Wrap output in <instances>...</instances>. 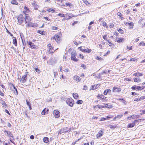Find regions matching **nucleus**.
<instances>
[{
  "label": "nucleus",
  "instance_id": "aec40b11",
  "mask_svg": "<svg viewBox=\"0 0 145 145\" xmlns=\"http://www.w3.org/2000/svg\"><path fill=\"white\" fill-rule=\"evenodd\" d=\"M73 78L74 80L79 82H80L81 80L80 78L77 75H75L73 77Z\"/></svg>",
  "mask_w": 145,
  "mask_h": 145
},
{
  "label": "nucleus",
  "instance_id": "20e7f679",
  "mask_svg": "<svg viewBox=\"0 0 145 145\" xmlns=\"http://www.w3.org/2000/svg\"><path fill=\"white\" fill-rule=\"evenodd\" d=\"M51 40H54L57 43H59L61 41V36L58 34H56L54 36L51 38Z\"/></svg>",
  "mask_w": 145,
  "mask_h": 145
},
{
  "label": "nucleus",
  "instance_id": "f8f14e48",
  "mask_svg": "<svg viewBox=\"0 0 145 145\" xmlns=\"http://www.w3.org/2000/svg\"><path fill=\"white\" fill-rule=\"evenodd\" d=\"M31 20L30 17L29 16H25V23L26 25L28 24L29 22L31 21Z\"/></svg>",
  "mask_w": 145,
  "mask_h": 145
},
{
  "label": "nucleus",
  "instance_id": "603ef678",
  "mask_svg": "<svg viewBox=\"0 0 145 145\" xmlns=\"http://www.w3.org/2000/svg\"><path fill=\"white\" fill-rule=\"evenodd\" d=\"M123 116V115L121 114V115H118L116 116V117L117 119H120L121 117H122Z\"/></svg>",
  "mask_w": 145,
  "mask_h": 145
},
{
  "label": "nucleus",
  "instance_id": "e433bc0d",
  "mask_svg": "<svg viewBox=\"0 0 145 145\" xmlns=\"http://www.w3.org/2000/svg\"><path fill=\"white\" fill-rule=\"evenodd\" d=\"M107 42L108 43L109 45L110 46L113 47L114 46V44L109 40H108Z\"/></svg>",
  "mask_w": 145,
  "mask_h": 145
},
{
  "label": "nucleus",
  "instance_id": "393cba45",
  "mask_svg": "<svg viewBox=\"0 0 145 145\" xmlns=\"http://www.w3.org/2000/svg\"><path fill=\"white\" fill-rule=\"evenodd\" d=\"M145 88V86H137V91H141L144 89Z\"/></svg>",
  "mask_w": 145,
  "mask_h": 145
},
{
  "label": "nucleus",
  "instance_id": "37998d69",
  "mask_svg": "<svg viewBox=\"0 0 145 145\" xmlns=\"http://www.w3.org/2000/svg\"><path fill=\"white\" fill-rule=\"evenodd\" d=\"M65 5L67 6L71 7H72L73 6V5L72 4L69 3V2L66 3H65Z\"/></svg>",
  "mask_w": 145,
  "mask_h": 145
},
{
  "label": "nucleus",
  "instance_id": "6ab92c4d",
  "mask_svg": "<svg viewBox=\"0 0 145 145\" xmlns=\"http://www.w3.org/2000/svg\"><path fill=\"white\" fill-rule=\"evenodd\" d=\"M54 114L56 118H58L60 117L59 112L58 110H54Z\"/></svg>",
  "mask_w": 145,
  "mask_h": 145
},
{
  "label": "nucleus",
  "instance_id": "7c9ffc66",
  "mask_svg": "<svg viewBox=\"0 0 145 145\" xmlns=\"http://www.w3.org/2000/svg\"><path fill=\"white\" fill-rule=\"evenodd\" d=\"M117 16H119L120 17L121 19V20H123L124 19V17H122L123 16V15L120 12H118L117 13Z\"/></svg>",
  "mask_w": 145,
  "mask_h": 145
},
{
  "label": "nucleus",
  "instance_id": "b1692460",
  "mask_svg": "<svg viewBox=\"0 0 145 145\" xmlns=\"http://www.w3.org/2000/svg\"><path fill=\"white\" fill-rule=\"evenodd\" d=\"M83 52L84 53H89L92 52V50L91 49H89L88 48H86V49H84V50Z\"/></svg>",
  "mask_w": 145,
  "mask_h": 145
},
{
  "label": "nucleus",
  "instance_id": "5fc2aeb1",
  "mask_svg": "<svg viewBox=\"0 0 145 145\" xmlns=\"http://www.w3.org/2000/svg\"><path fill=\"white\" fill-rule=\"evenodd\" d=\"M144 120V119H139V120H134V121L133 122V123H137V122L138 121H139V120H142V121H143V120Z\"/></svg>",
  "mask_w": 145,
  "mask_h": 145
},
{
  "label": "nucleus",
  "instance_id": "6e6552de",
  "mask_svg": "<svg viewBox=\"0 0 145 145\" xmlns=\"http://www.w3.org/2000/svg\"><path fill=\"white\" fill-rule=\"evenodd\" d=\"M24 18L22 14H21L18 17V22L20 25H21L24 22Z\"/></svg>",
  "mask_w": 145,
  "mask_h": 145
},
{
  "label": "nucleus",
  "instance_id": "de8ad7c7",
  "mask_svg": "<svg viewBox=\"0 0 145 145\" xmlns=\"http://www.w3.org/2000/svg\"><path fill=\"white\" fill-rule=\"evenodd\" d=\"M96 59L98 60H103V59L99 56H97Z\"/></svg>",
  "mask_w": 145,
  "mask_h": 145
},
{
  "label": "nucleus",
  "instance_id": "ddd939ff",
  "mask_svg": "<svg viewBox=\"0 0 145 145\" xmlns=\"http://www.w3.org/2000/svg\"><path fill=\"white\" fill-rule=\"evenodd\" d=\"M121 91V88L116 86L112 88V91L113 92L119 93Z\"/></svg>",
  "mask_w": 145,
  "mask_h": 145
},
{
  "label": "nucleus",
  "instance_id": "3c124183",
  "mask_svg": "<svg viewBox=\"0 0 145 145\" xmlns=\"http://www.w3.org/2000/svg\"><path fill=\"white\" fill-rule=\"evenodd\" d=\"M131 88L133 90H137V86H133L131 87Z\"/></svg>",
  "mask_w": 145,
  "mask_h": 145
},
{
  "label": "nucleus",
  "instance_id": "423d86ee",
  "mask_svg": "<svg viewBox=\"0 0 145 145\" xmlns=\"http://www.w3.org/2000/svg\"><path fill=\"white\" fill-rule=\"evenodd\" d=\"M98 98L102 101L103 102L107 101V99H106L107 97L104 96L103 94H99L97 96Z\"/></svg>",
  "mask_w": 145,
  "mask_h": 145
},
{
  "label": "nucleus",
  "instance_id": "09e8293b",
  "mask_svg": "<svg viewBox=\"0 0 145 145\" xmlns=\"http://www.w3.org/2000/svg\"><path fill=\"white\" fill-rule=\"evenodd\" d=\"M138 59V58H136L135 57L133 58L130 59V60L131 61H135L136 60H137Z\"/></svg>",
  "mask_w": 145,
  "mask_h": 145
},
{
  "label": "nucleus",
  "instance_id": "a19ab883",
  "mask_svg": "<svg viewBox=\"0 0 145 145\" xmlns=\"http://www.w3.org/2000/svg\"><path fill=\"white\" fill-rule=\"evenodd\" d=\"M37 32L42 35H44L45 32L44 31H41L40 30H38Z\"/></svg>",
  "mask_w": 145,
  "mask_h": 145
},
{
  "label": "nucleus",
  "instance_id": "680f3d73",
  "mask_svg": "<svg viewBox=\"0 0 145 145\" xmlns=\"http://www.w3.org/2000/svg\"><path fill=\"white\" fill-rule=\"evenodd\" d=\"M142 45L143 46H144L145 45V43L143 42H141L139 43V46H141Z\"/></svg>",
  "mask_w": 145,
  "mask_h": 145
},
{
  "label": "nucleus",
  "instance_id": "473e14b6",
  "mask_svg": "<svg viewBox=\"0 0 145 145\" xmlns=\"http://www.w3.org/2000/svg\"><path fill=\"white\" fill-rule=\"evenodd\" d=\"M117 31L121 34H123L124 33V31L121 28H119L117 29Z\"/></svg>",
  "mask_w": 145,
  "mask_h": 145
},
{
  "label": "nucleus",
  "instance_id": "f257e3e1",
  "mask_svg": "<svg viewBox=\"0 0 145 145\" xmlns=\"http://www.w3.org/2000/svg\"><path fill=\"white\" fill-rule=\"evenodd\" d=\"M4 132L5 135L9 137L10 141L15 145V142L12 140V139H14V137L11 132L9 131H7L6 130H4Z\"/></svg>",
  "mask_w": 145,
  "mask_h": 145
},
{
  "label": "nucleus",
  "instance_id": "72a5a7b5",
  "mask_svg": "<svg viewBox=\"0 0 145 145\" xmlns=\"http://www.w3.org/2000/svg\"><path fill=\"white\" fill-rule=\"evenodd\" d=\"M102 24L103 27H105L106 28L108 29V26L107 23L104 21L102 22Z\"/></svg>",
  "mask_w": 145,
  "mask_h": 145
},
{
  "label": "nucleus",
  "instance_id": "f03ea898",
  "mask_svg": "<svg viewBox=\"0 0 145 145\" xmlns=\"http://www.w3.org/2000/svg\"><path fill=\"white\" fill-rule=\"evenodd\" d=\"M47 47L48 48V53L49 54H52L55 51L54 50L53 47L52 46L51 44L50 43L48 44Z\"/></svg>",
  "mask_w": 145,
  "mask_h": 145
},
{
  "label": "nucleus",
  "instance_id": "79ce46f5",
  "mask_svg": "<svg viewBox=\"0 0 145 145\" xmlns=\"http://www.w3.org/2000/svg\"><path fill=\"white\" fill-rule=\"evenodd\" d=\"M103 39L105 40L106 41H107L108 40V38L107 37V35H104L103 36Z\"/></svg>",
  "mask_w": 145,
  "mask_h": 145
},
{
  "label": "nucleus",
  "instance_id": "6e6d98bb",
  "mask_svg": "<svg viewBox=\"0 0 145 145\" xmlns=\"http://www.w3.org/2000/svg\"><path fill=\"white\" fill-rule=\"evenodd\" d=\"M3 106L5 108H7V105L5 103V102H3V103L2 104Z\"/></svg>",
  "mask_w": 145,
  "mask_h": 145
},
{
  "label": "nucleus",
  "instance_id": "c03bdc74",
  "mask_svg": "<svg viewBox=\"0 0 145 145\" xmlns=\"http://www.w3.org/2000/svg\"><path fill=\"white\" fill-rule=\"evenodd\" d=\"M83 103V101L82 100H78L76 102V103L77 104H82Z\"/></svg>",
  "mask_w": 145,
  "mask_h": 145
},
{
  "label": "nucleus",
  "instance_id": "2eb2a0df",
  "mask_svg": "<svg viewBox=\"0 0 145 145\" xmlns=\"http://www.w3.org/2000/svg\"><path fill=\"white\" fill-rule=\"evenodd\" d=\"M37 2L35 1H34L31 4L34 7L35 10H37L39 7V6L36 4Z\"/></svg>",
  "mask_w": 145,
  "mask_h": 145
},
{
  "label": "nucleus",
  "instance_id": "f704fd0d",
  "mask_svg": "<svg viewBox=\"0 0 145 145\" xmlns=\"http://www.w3.org/2000/svg\"><path fill=\"white\" fill-rule=\"evenodd\" d=\"M73 97L75 99H77L79 97L78 94L76 93H74L72 94Z\"/></svg>",
  "mask_w": 145,
  "mask_h": 145
},
{
  "label": "nucleus",
  "instance_id": "13d9d810",
  "mask_svg": "<svg viewBox=\"0 0 145 145\" xmlns=\"http://www.w3.org/2000/svg\"><path fill=\"white\" fill-rule=\"evenodd\" d=\"M122 102L124 105H125L126 104L127 102L123 98H122Z\"/></svg>",
  "mask_w": 145,
  "mask_h": 145
},
{
  "label": "nucleus",
  "instance_id": "e2e57ef3",
  "mask_svg": "<svg viewBox=\"0 0 145 145\" xmlns=\"http://www.w3.org/2000/svg\"><path fill=\"white\" fill-rule=\"evenodd\" d=\"M110 72V70H108V71H103V73L104 74L108 73Z\"/></svg>",
  "mask_w": 145,
  "mask_h": 145
},
{
  "label": "nucleus",
  "instance_id": "a18cd8bd",
  "mask_svg": "<svg viewBox=\"0 0 145 145\" xmlns=\"http://www.w3.org/2000/svg\"><path fill=\"white\" fill-rule=\"evenodd\" d=\"M84 3L87 6H89L90 4L88 2V1L86 0L85 1H84Z\"/></svg>",
  "mask_w": 145,
  "mask_h": 145
},
{
  "label": "nucleus",
  "instance_id": "ea45409f",
  "mask_svg": "<svg viewBox=\"0 0 145 145\" xmlns=\"http://www.w3.org/2000/svg\"><path fill=\"white\" fill-rule=\"evenodd\" d=\"M47 11L50 12H52L54 13L55 12V10L53 8H50L47 10Z\"/></svg>",
  "mask_w": 145,
  "mask_h": 145
},
{
  "label": "nucleus",
  "instance_id": "9b49d317",
  "mask_svg": "<svg viewBox=\"0 0 145 145\" xmlns=\"http://www.w3.org/2000/svg\"><path fill=\"white\" fill-rule=\"evenodd\" d=\"M26 27H38V24L37 23H35L32 22L30 21L29 23L27 25H26Z\"/></svg>",
  "mask_w": 145,
  "mask_h": 145
},
{
  "label": "nucleus",
  "instance_id": "39448f33",
  "mask_svg": "<svg viewBox=\"0 0 145 145\" xmlns=\"http://www.w3.org/2000/svg\"><path fill=\"white\" fill-rule=\"evenodd\" d=\"M66 102L68 105L71 107L73 106L74 104V100L71 98H68L66 100Z\"/></svg>",
  "mask_w": 145,
  "mask_h": 145
},
{
  "label": "nucleus",
  "instance_id": "a878e982",
  "mask_svg": "<svg viewBox=\"0 0 145 145\" xmlns=\"http://www.w3.org/2000/svg\"><path fill=\"white\" fill-rule=\"evenodd\" d=\"M111 91L109 89H106L103 92V94L105 95H106L107 94H110L111 93Z\"/></svg>",
  "mask_w": 145,
  "mask_h": 145
},
{
  "label": "nucleus",
  "instance_id": "c756f323",
  "mask_svg": "<svg viewBox=\"0 0 145 145\" xmlns=\"http://www.w3.org/2000/svg\"><path fill=\"white\" fill-rule=\"evenodd\" d=\"M135 125V124L134 123H132L128 124L127 125V127L131 128L134 127Z\"/></svg>",
  "mask_w": 145,
  "mask_h": 145
},
{
  "label": "nucleus",
  "instance_id": "864d4df0",
  "mask_svg": "<svg viewBox=\"0 0 145 145\" xmlns=\"http://www.w3.org/2000/svg\"><path fill=\"white\" fill-rule=\"evenodd\" d=\"M114 27V24L113 23H110L109 25V27L110 28H113Z\"/></svg>",
  "mask_w": 145,
  "mask_h": 145
},
{
  "label": "nucleus",
  "instance_id": "bb28decb",
  "mask_svg": "<svg viewBox=\"0 0 145 145\" xmlns=\"http://www.w3.org/2000/svg\"><path fill=\"white\" fill-rule=\"evenodd\" d=\"M74 16H73L71 13H70L69 15L67 16H66V18L65 19V20H68L72 17H74Z\"/></svg>",
  "mask_w": 145,
  "mask_h": 145
},
{
  "label": "nucleus",
  "instance_id": "bf43d9fd",
  "mask_svg": "<svg viewBox=\"0 0 145 145\" xmlns=\"http://www.w3.org/2000/svg\"><path fill=\"white\" fill-rule=\"evenodd\" d=\"M82 43L81 42H79L78 43H77L76 41H75L74 42V44H75L76 46H77L78 44H81Z\"/></svg>",
  "mask_w": 145,
  "mask_h": 145
},
{
  "label": "nucleus",
  "instance_id": "5701e85b",
  "mask_svg": "<svg viewBox=\"0 0 145 145\" xmlns=\"http://www.w3.org/2000/svg\"><path fill=\"white\" fill-rule=\"evenodd\" d=\"M143 75V74L142 73L139 72L138 71L133 74V76H142Z\"/></svg>",
  "mask_w": 145,
  "mask_h": 145
},
{
  "label": "nucleus",
  "instance_id": "4468645a",
  "mask_svg": "<svg viewBox=\"0 0 145 145\" xmlns=\"http://www.w3.org/2000/svg\"><path fill=\"white\" fill-rule=\"evenodd\" d=\"M24 11H23V13L25 14V15H26L27 13H29L31 12V11L27 7H26L25 5L24 6Z\"/></svg>",
  "mask_w": 145,
  "mask_h": 145
},
{
  "label": "nucleus",
  "instance_id": "0e129e2a",
  "mask_svg": "<svg viewBox=\"0 0 145 145\" xmlns=\"http://www.w3.org/2000/svg\"><path fill=\"white\" fill-rule=\"evenodd\" d=\"M113 117L112 116H107L106 117V120H110V118H112Z\"/></svg>",
  "mask_w": 145,
  "mask_h": 145
},
{
  "label": "nucleus",
  "instance_id": "8fccbe9b",
  "mask_svg": "<svg viewBox=\"0 0 145 145\" xmlns=\"http://www.w3.org/2000/svg\"><path fill=\"white\" fill-rule=\"evenodd\" d=\"M57 15L58 16H60L61 17H65V14H62V13H59Z\"/></svg>",
  "mask_w": 145,
  "mask_h": 145
},
{
  "label": "nucleus",
  "instance_id": "c9c22d12",
  "mask_svg": "<svg viewBox=\"0 0 145 145\" xmlns=\"http://www.w3.org/2000/svg\"><path fill=\"white\" fill-rule=\"evenodd\" d=\"M134 81L135 82L139 83L141 81V80L140 78H134Z\"/></svg>",
  "mask_w": 145,
  "mask_h": 145
},
{
  "label": "nucleus",
  "instance_id": "f3484780",
  "mask_svg": "<svg viewBox=\"0 0 145 145\" xmlns=\"http://www.w3.org/2000/svg\"><path fill=\"white\" fill-rule=\"evenodd\" d=\"M115 40L118 43H120L121 42H123L124 39L121 37L119 38L118 37H116V38Z\"/></svg>",
  "mask_w": 145,
  "mask_h": 145
},
{
  "label": "nucleus",
  "instance_id": "4d7b16f0",
  "mask_svg": "<svg viewBox=\"0 0 145 145\" xmlns=\"http://www.w3.org/2000/svg\"><path fill=\"white\" fill-rule=\"evenodd\" d=\"M88 89V86L86 85H84L83 86V89L84 90H87Z\"/></svg>",
  "mask_w": 145,
  "mask_h": 145
},
{
  "label": "nucleus",
  "instance_id": "69168bd1",
  "mask_svg": "<svg viewBox=\"0 0 145 145\" xmlns=\"http://www.w3.org/2000/svg\"><path fill=\"white\" fill-rule=\"evenodd\" d=\"M140 98H137L135 99L134 100V101H140Z\"/></svg>",
  "mask_w": 145,
  "mask_h": 145
},
{
  "label": "nucleus",
  "instance_id": "4be33fe9",
  "mask_svg": "<svg viewBox=\"0 0 145 145\" xmlns=\"http://www.w3.org/2000/svg\"><path fill=\"white\" fill-rule=\"evenodd\" d=\"M98 108L99 109H101L104 108V106L101 105H98L93 106V108L95 109H96L95 108Z\"/></svg>",
  "mask_w": 145,
  "mask_h": 145
},
{
  "label": "nucleus",
  "instance_id": "338daca9",
  "mask_svg": "<svg viewBox=\"0 0 145 145\" xmlns=\"http://www.w3.org/2000/svg\"><path fill=\"white\" fill-rule=\"evenodd\" d=\"M81 67H82L84 69H86V65L83 64H82L81 65Z\"/></svg>",
  "mask_w": 145,
  "mask_h": 145
},
{
  "label": "nucleus",
  "instance_id": "1a4fd4ad",
  "mask_svg": "<svg viewBox=\"0 0 145 145\" xmlns=\"http://www.w3.org/2000/svg\"><path fill=\"white\" fill-rule=\"evenodd\" d=\"M77 54L76 52H72L71 53V59L73 61H77L78 59L76 58Z\"/></svg>",
  "mask_w": 145,
  "mask_h": 145
},
{
  "label": "nucleus",
  "instance_id": "dca6fc26",
  "mask_svg": "<svg viewBox=\"0 0 145 145\" xmlns=\"http://www.w3.org/2000/svg\"><path fill=\"white\" fill-rule=\"evenodd\" d=\"M100 85V84H98L92 85L91 86V89L94 90L97 89L99 88Z\"/></svg>",
  "mask_w": 145,
  "mask_h": 145
},
{
  "label": "nucleus",
  "instance_id": "7ed1b4c3",
  "mask_svg": "<svg viewBox=\"0 0 145 145\" xmlns=\"http://www.w3.org/2000/svg\"><path fill=\"white\" fill-rule=\"evenodd\" d=\"M10 85H11L10 87V90L13 92L14 94L16 95L18 94V91L17 89L16 88L15 86L12 83H10Z\"/></svg>",
  "mask_w": 145,
  "mask_h": 145
},
{
  "label": "nucleus",
  "instance_id": "cd10ccee",
  "mask_svg": "<svg viewBox=\"0 0 145 145\" xmlns=\"http://www.w3.org/2000/svg\"><path fill=\"white\" fill-rule=\"evenodd\" d=\"M12 43L15 46H17V41L16 37H13L12 38Z\"/></svg>",
  "mask_w": 145,
  "mask_h": 145
},
{
  "label": "nucleus",
  "instance_id": "052dcab7",
  "mask_svg": "<svg viewBox=\"0 0 145 145\" xmlns=\"http://www.w3.org/2000/svg\"><path fill=\"white\" fill-rule=\"evenodd\" d=\"M140 101L145 99V96H142L140 97Z\"/></svg>",
  "mask_w": 145,
  "mask_h": 145
},
{
  "label": "nucleus",
  "instance_id": "412c9836",
  "mask_svg": "<svg viewBox=\"0 0 145 145\" xmlns=\"http://www.w3.org/2000/svg\"><path fill=\"white\" fill-rule=\"evenodd\" d=\"M49 110V109L48 108H45L41 112L42 115H44L48 114V112Z\"/></svg>",
  "mask_w": 145,
  "mask_h": 145
},
{
  "label": "nucleus",
  "instance_id": "c85d7f7f",
  "mask_svg": "<svg viewBox=\"0 0 145 145\" xmlns=\"http://www.w3.org/2000/svg\"><path fill=\"white\" fill-rule=\"evenodd\" d=\"M128 25L129 26L128 28L129 29H131L133 28L134 24L132 22H131L128 24Z\"/></svg>",
  "mask_w": 145,
  "mask_h": 145
},
{
  "label": "nucleus",
  "instance_id": "4c0bfd02",
  "mask_svg": "<svg viewBox=\"0 0 145 145\" xmlns=\"http://www.w3.org/2000/svg\"><path fill=\"white\" fill-rule=\"evenodd\" d=\"M108 127L110 128V129H114L117 127V126L116 125H110L108 126Z\"/></svg>",
  "mask_w": 145,
  "mask_h": 145
},
{
  "label": "nucleus",
  "instance_id": "2f4dec72",
  "mask_svg": "<svg viewBox=\"0 0 145 145\" xmlns=\"http://www.w3.org/2000/svg\"><path fill=\"white\" fill-rule=\"evenodd\" d=\"M43 142L46 143H48L49 142V138L47 137H45L43 139Z\"/></svg>",
  "mask_w": 145,
  "mask_h": 145
},
{
  "label": "nucleus",
  "instance_id": "49530a36",
  "mask_svg": "<svg viewBox=\"0 0 145 145\" xmlns=\"http://www.w3.org/2000/svg\"><path fill=\"white\" fill-rule=\"evenodd\" d=\"M52 29L53 30H57L58 29V28L57 27L53 26L52 27Z\"/></svg>",
  "mask_w": 145,
  "mask_h": 145
},
{
  "label": "nucleus",
  "instance_id": "774afa93",
  "mask_svg": "<svg viewBox=\"0 0 145 145\" xmlns=\"http://www.w3.org/2000/svg\"><path fill=\"white\" fill-rule=\"evenodd\" d=\"M26 102L28 106H29L31 105V104L30 102L28 101L27 100H26Z\"/></svg>",
  "mask_w": 145,
  "mask_h": 145
},
{
  "label": "nucleus",
  "instance_id": "9d476101",
  "mask_svg": "<svg viewBox=\"0 0 145 145\" xmlns=\"http://www.w3.org/2000/svg\"><path fill=\"white\" fill-rule=\"evenodd\" d=\"M28 45H29V47L31 49H37L38 48V47L37 46L35 45L34 44L29 41L28 42Z\"/></svg>",
  "mask_w": 145,
  "mask_h": 145
},
{
  "label": "nucleus",
  "instance_id": "0eeeda50",
  "mask_svg": "<svg viewBox=\"0 0 145 145\" xmlns=\"http://www.w3.org/2000/svg\"><path fill=\"white\" fill-rule=\"evenodd\" d=\"M25 74L21 78L20 82L21 83H24L25 82L27 79V75L28 74V72H26L25 73Z\"/></svg>",
  "mask_w": 145,
  "mask_h": 145
},
{
  "label": "nucleus",
  "instance_id": "58836bf2",
  "mask_svg": "<svg viewBox=\"0 0 145 145\" xmlns=\"http://www.w3.org/2000/svg\"><path fill=\"white\" fill-rule=\"evenodd\" d=\"M11 3L13 5H18V3L16 0H13L11 1Z\"/></svg>",
  "mask_w": 145,
  "mask_h": 145
},
{
  "label": "nucleus",
  "instance_id": "a211bd4d",
  "mask_svg": "<svg viewBox=\"0 0 145 145\" xmlns=\"http://www.w3.org/2000/svg\"><path fill=\"white\" fill-rule=\"evenodd\" d=\"M103 134L104 132L103 130H100L96 135L97 138H99L103 135Z\"/></svg>",
  "mask_w": 145,
  "mask_h": 145
}]
</instances>
